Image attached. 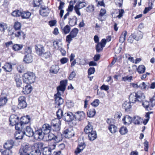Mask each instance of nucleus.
I'll return each mask as SVG.
<instances>
[{
	"mask_svg": "<svg viewBox=\"0 0 155 155\" xmlns=\"http://www.w3.org/2000/svg\"><path fill=\"white\" fill-rule=\"evenodd\" d=\"M67 82V80L61 81L60 82V85L57 87L58 92L54 94L55 104L56 107H58L64 103V100L60 97L61 94H63L65 90L66 84Z\"/></svg>",
	"mask_w": 155,
	"mask_h": 155,
	"instance_id": "f257e3e1",
	"label": "nucleus"
},
{
	"mask_svg": "<svg viewBox=\"0 0 155 155\" xmlns=\"http://www.w3.org/2000/svg\"><path fill=\"white\" fill-rule=\"evenodd\" d=\"M51 127L49 125L45 124L41 129L37 130L35 131V139L42 140L47 136L51 130Z\"/></svg>",
	"mask_w": 155,
	"mask_h": 155,
	"instance_id": "f03ea898",
	"label": "nucleus"
},
{
	"mask_svg": "<svg viewBox=\"0 0 155 155\" xmlns=\"http://www.w3.org/2000/svg\"><path fill=\"white\" fill-rule=\"evenodd\" d=\"M20 119V122H18L14 125L15 126V129L17 131L21 130L23 128V125L28 123L30 120V118L29 116L27 115L26 116L21 117Z\"/></svg>",
	"mask_w": 155,
	"mask_h": 155,
	"instance_id": "7ed1b4c3",
	"label": "nucleus"
},
{
	"mask_svg": "<svg viewBox=\"0 0 155 155\" xmlns=\"http://www.w3.org/2000/svg\"><path fill=\"white\" fill-rule=\"evenodd\" d=\"M35 78V74L34 73L32 72H28L23 75V81L27 84H30L34 82Z\"/></svg>",
	"mask_w": 155,
	"mask_h": 155,
	"instance_id": "20e7f679",
	"label": "nucleus"
},
{
	"mask_svg": "<svg viewBox=\"0 0 155 155\" xmlns=\"http://www.w3.org/2000/svg\"><path fill=\"white\" fill-rule=\"evenodd\" d=\"M14 142L12 140H8L5 143L4 145V148L6 149L5 150H2L4 154L7 153L8 155H12V152L11 150L14 146Z\"/></svg>",
	"mask_w": 155,
	"mask_h": 155,
	"instance_id": "39448f33",
	"label": "nucleus"
},
{
	"mask_svg": "<svg viewBox=\"0 0 155 155\" xmlns=\"http://www.w3.org/2000/svg\"><path fill=\"white\" fill-rule=\"evenodd\" d=\"M31 149V147L27 144L22 145L19 150L20 155H29Z\"/></svg>",
	"mask_w": 155,
	"mask_h": 155,
	"instance_id": "423d86ee",
	"label": "nucleus"
},
{
	"mask_svg": "<svg viewBox=\"0 0 155 155\" xmlns=\"http://www.w3.org/2000/svg\"><path fill=\"white\" fill-rule=\"evenodd\" d=\"M43 139L46 141L51 140L55 143H58L61 140L59 136H55L53 134L47 135V136Z\"/></svg>",
	"mask_w": 155,
	"mask_h": 155,
	"instance_id": "0eeeda50",
	"label": "nucleus"
},
{
	"mask_svg": "<svg viewBox=\"0 0 155 155\" xmlns=\"http://www.w3.org/2000/svg\"><path fill=\"white\" fill-rule=\"evenodd\" d=\"M51 129L53 131H57L60 129L61 122L59 119H55L52 120L51 122Z\"/></svg>",
	"mask_w": 155,
	"mask_h": 155,
	"instance_id": "6e6552de",
	"label": "nucleus"
},
{
	"mask_svg": "<svg viewBox=\"0 0 155 155\" xmlns=\"http://www.w3.org/2000/svg\"><path fill=\"white\" fill-rule=\"evenodd\" d=\"M78 30L77 28H74L70 32L69 35H67L66 38V41L69 44L72 40V39L75 37L78 33Z\"/></svg>",
	"mask_w": 155,
	"mask_h": 155,
	"instance_id": "1a4fd4ad",
	"label": "nucleus"
},
{
	"mask_svg": "<svg viewBox=\"0 0 155 155\" xmlns=\"http://www.w3.org/2000/svg\"><path fill=\"white\" fill-rule=\"evenodd\" d=\"M18 108L21 109L26 107L27 104L26 101V98L24 96H20L18 99Z\"/></svg>",
	"mask_w": 155,
	"mask_h": 155,
	"instance_id": "9d476101",
	"label": "nucleus"
},
{
	"mask_svg": "<svg viewBox=\"0 0 155 155\" xmlns=\"http://www.w3.org/2000/svg\"><path fill=\"white\" fill-rule=\"evenodd\" d=\"M76 3V4L74 7V10L77 15L80 16L81 13L79 11V9L85 7L86 5V4L84 1Z\"/></svg>",
	"mask_w": 155,
	"mask_h": 155,
	"instance_id": "9b49d317",
	"label": "nucleus"
},
{
	"mask_svg": "<svg viewBox=\"0 0 155 155\" xmlns=\"http://www.w3.org/2000/svg\"><path fill=\"white\" fill-rule=\"evenodd\" d=\"M63 119L66 122H70L74 120V115L71 112H68L64 114Z\"/></svg>",
	"mask_w": 155,
	"mask_h": 155,
	"instance_id": "f8f14e48",
	"label": "nucleus"
},
{
	"mask_svg": "<svg viewBox=\"0 0 155 155\" xmlns=\"http://www.w3.org/2000/svg\"><path fill=\"white\" fill-rule=\"evenodd\" d=\"M63 134L66 138H70L74 136L75 133L72 128H70L65 130L64 131Z\"/></svg>",
	"mask_w": 155,
	"mask_h": 155,
	"instance_id": "ddd939ff",
	"label": "nucleus"
},
{
	"mask_svg": "<svg viewBox=\"0 0 155 155\" xmlns=\"http://www.w3.org/2000/svg\"><path fill=\"white\" fill-rule=\"evenodd\" d=\"M23 132L28 137H30L33 136L34 138L35 139V132H34L32 129H31L30 127H26Z\"/></svg>",
	"mask_w": 155,
	"mask_h": 155,
	"instance_id": "4468645a",
	"label": "nucleus"
},
{
	"mask_svg": "<svg viewBox=\"0 0 155 155\" xmlns=\"http://www.w3.org/2000/svg\"><path fill=\"white\" fill-rule=\"evenodd\" d=\"M85 117V114L83 111H78L74 115V119L79 121L83 120Z\"/></svg>",
	"mask_w": 155,
	"mask_h": 155,
	"instance_id": "2eb2a0df",
	"label": "nucleus"
},
{
	"mask_svg": "<svg viewBox=\"0 0 155 155\" xmlns=\"http://www.w3.org/2000/svg\"><path fill=\"white\" fill-rule=\"evenodd\" d=\"M19 120V118L18 116L15 115H11L9 118L10 124L12 126L15 124L18 123Z\"/></svg>",
	"mask_w": 155,
	"mask_h": 155,
	"instance_id": "dca6fc26",
	"label": "nucleus"
},
{
	"mask_svg": "<svg viewBox=\"0 0 155 155\" xmlns=\"http://www.w3.org/2000/svg\"><path fill=\"white\" fill-rule=\"evenodd\" d=\"M135 94L137 101L141 102L145 99V96L144 94L141 91H138Z\"/></svg>",
	"mask_w": 155,
	"mask_h": 155,
	"instance_id": "f3484780",
	"label": "nucleus"
},
{
	"mask_svg": "<svg viewBox=\"0 0 155 155\" xmlns=\"http://www.w3.org/2000/svg\"><path fill=\"white\" fill-rule=\"evenodd\" d=\"M41 10L40 11V14L43 16H46L48 15L49 11L47 7L45 6H41Z\"/></svg>",
	"mask_w": 155,
	"mask_h": 155,
	"instance_id": "a211bd4d",
	"label": "nucleus"
},
{
	"mask_svg": "<svg viewBox=\"0 0 155 155\" xmlns=\"http://www.w3.org/2000/svg\"><path fill=\"white\" fill-rule=\"evenodd\" d=\"M36 52L39 56H41L45 51L43 46L41 45H37L35 46Z\"/></svg>",
	"mask_w": 155,
	"mask_h": 155,
	"instance_id": "6ab92c4d",
	"label": "nucleus"
},
{
	"mask_svg": "<svg viewBox=\"0 0 155 155\" xmlns=\"http://www.w3.org/2000/svg\"><path fill=\"white\" fill-rule=\"evenodd\" d=\"M122 120L124 124L128 125L131 123L133 119L129 116L127 115Z\"/></svg>",
	"mask_w": 155,
	"mask_h": 155,
	"instance_id": "aec40b11",
	"label": "nucleus"
},
{
	"mask_svg": "<svg viewBox=\"0 0 155 155\" xmlns=\"http://www.w3.org/2000/svg\"><path fill=\"white\" fill-rule=\"evenodd\" d=\"M142 105L148 110H151L152 108L153 107V105L150 103V102H149L147 101H145L142 103Z\"/></svg>",
	"mask_w": 155,
	"mask_h": 155,
	"instance_id": "412c9836",
	"label": "nucleus"
},
{
	"mask_svg": "<svg viewBox=\"0 0 155 155\" xmlns=\"http://www.w3.org/2000/svg\"><path fill=\"white\" fill-rule=\"evenodd\" d=\"M23 61L27 63H31L33 61V58L31 54H25L24 57Z\"/></svg>",
	"mask_w": 155,
	"mask_h": 155,
	"instance_id": "4be33fe9",
	"label": "nucleus"
},
{
	"mask_svg": "<svg viewBox=\"0 0 155 155\" xmlns=\"http://www.w3.org/2000/svg\"><path fill=\"white\" fill-rule=\"evenodd\" d=\"M32 90L31 86L30 84H28L23 88L22 92L24 94H27L30 93Z\"/></svg>",
	"mask_w": 155,
	"mask_h": 155,
	"instance_id": "5701e85b",
	"label": "nucleus"
},
{
	"mask_svg": "<svg viewBox=\"0 0 155 155\" xmlns=\"http://www.w3.org/2000/svg\"><path fill=\"white\" fill-rule=\"evenodd\" d=\"M25 134L24 132L21 130L17 131L15 134V138L17 140L21 139Z\"/></svg>",
	"mask_w": 155,
	"mask_h": 155,
	"instance_id": "b1692460",
	"label": "nucleus"
},
{
	"mask_svg": "<svg viewBox=\"0 0 155 155\" xmlns=\"http://www.w3.org/2000/svg\"><path fill=\"white\" fill-rule=\"evenodd\" d=\"M59 70V68L57 65H52L50 68V72L53 74H56L58 73Z\"/></svg>",
	"mask_w": 155,
	"mask_h": 155,
	"instance_id": "393cba45",
	"label": "nucleus"
},
{
	"mask_svg": "<svg viewBox=\"0 0 155 155\" xmlns=\"http://www.w3.org/2000/svg\"><path fill=\"white\" fill-rule=\"evenodd\" d=\"M122 107L123 108H124L126 111H129L131 107V103L130 102L125 101L123 103Z\"/></svg>",
	"mask_w": 155,
	"mask_h": 155,
	"instance_id": "a878e982",
	"label": "nucleus"
},
{
	"mask_svg": "<svg viewBox=\"0 0 155 155\" xmlns=\"http://www.w3.org/2000/svg\"><path fill=\"white\" fill-rule=\"evenodd\" d=\"M53 45L54 48L57 50L61 49L62 47V44L61 42L58 41H55L53 42Z\"/></svg>",
	"mask_w": 155,
	"mask_h": 155,
	"instance_id": "bb28decb",
	"label": "nucleus"
},
{
	"mask_svg": "<svg viewBox=\"0 0 155 155\" xmlns=\"http://www.w3.org/2000/svg\"><path fill=\"white\" fill-rule=\"evenodd\" d=\"M133 38L136 41H138L141 39L143 38V33L140 31H139L136 35L135 34H132Z\"/></svg>",
	"mask_w": 155,
	"mask_h": 155,
	"instance_id": "cd10ccee",
	"label": "nucleus"
},
{
	"mask_svg": "<svg viewBox=\"0 0 155 155\" xmlns=\"http://www.w3.org/2000/svg\"><path fill=\"white\" fill-rule=\"evenodd\" d=\"M89 139L91 141H93L96 139L97 138V134L95 130L92 131L90 133L88 134Z\"/></svg>",
	"mask_w": 155,
	"mask_h": 155,
	"instance_id": "c85d7f7f",
	"label": "nucleus"
},
{
	"mask_svg": "<svg viewBox=\"0 0 155 155\" xmlns=\"http://www.w3.org/2000/svg\"><path fill=\"white\" fill-rule=\"evenodd\" d=\"M93 131L94 130L93 127L91 124H89L84 129V132L86 134H88Z\"/></svg>",
	"mask_w": 155,
	"mask_h": 155,
	"instance_id": "c756f323",
	"label": "nucleus"
},
{
	"mask_svg": "<svg viewBox=\"0 0 155 155\" xmlns=\"http://www.w3.org/2000/svg\"><path fill=\"white\" fill-rule=\"evenodd\" d=\"M77 17L74 16L72 18H69V24L71 26H73L75 25L77 22Z\"/></svg>",
	"mask_w": 155,
	"mask_h": 155,
	"instance_id": "7c9ffc66",
	"label": "nucleus"
},
{
	"mask_svg": "<svg viewBox=\"0 0 155 155\" xmlns=\"http://www.w3.org/2000/svg\"><path fill=\"white\" fill-rule=\"evenodd\" d=\"M2 68L5 71L10 72L12 70V66L9 63H6Z\"/></svg>",
	"mask_w": 155,
	"mask_h": 155,
	"instance_id": "2f4dec72",
	"label": "nucleus"
},
{
	"mask_svg": "<svg viewBox=\"0 0 155 155\" xmlns=\"http://www.w3.org/2000/svg\"><path fill=\"white\" fill-rule=\"evenodd\" d=\"M108 129L110 132L112 134L116 133L117 130V127L113 124H110L108 126Z\"/></svg>",
	"mask_w": 155,
	"mask_h": 155,
	"instance_id": "473e14b6",
	"label": "nucleus"
},
{
	"mask_svg": "<svg viewBox=\"0 0 155 155\" xmlns=\"http://www.w3.org/2000/svg\"><path fill=\"white\" fill-rule=\"evenodd\" d=\"M31 15V13L29 12L23 11H22L21 17L23 19H28L29 18Z\"/></svg>",
	"mask_w": 155,
	"mask_h": 155,
	"instance_id": "72a5a7b5",
	"label": "nucleus"
},
{
	"mask_svg": "<svg viewBox=\"0 0 155 155\" xmlns=\"http://www.w3.org/2000/svg\"><path fill=\"white\" fill-rule=\"evenodd\" d=\"M142 121V119L138 116H135L133 119V122L135 124H139Z\"/></svg>",
	"mask_w": 155,
	"mask_h": 155,
	"instance_id": "f704fd0d",
	"label": "nucleus"
},
{
	"mask_svg": "<svg viewBox=\"0 0 155 155\" xmlns=\"http://www.w3.org/2000/svg\"><path fill=\"white\" fill-rule=\"evenodd\" d=\"M23 48V45L21 44H15L12 47L13 50L15 51H17L21 50Z\"/></svg>",
	"mask_w": 155,
	"mask_h": 155,
	"instance_id": "c9c22d12",
	"label": "nucleus"
},
{
	"mask_svg": "<svg viewBox=\"0 0 155 155\" xmlns=\"http://www.w3.org/2000/svg\"><path fill=\"white\" fill-rule=\"evenodd\" d=\"M96 112L95 109L94 108L91 109L89 110L87 112V115L89 117H93L95 115Z\"/></svg>",
	"mask_w": 155,
	"mask_h": 155,
	"instance_id": "e433bc0d",
	"label": "nucleus"
},
{
	"mask_svg": "<svg viewBox=\"0 0 155 155\" xmlns=\"http://www.w3.org/2000/svg\"><path fill=\"white\" fill-rule=\"evenodd\" d=\"M8 99L6 97L0 98V107L4 106L6 103Z\"/></svg>",
	"mask_w": 155,
	"mask_h": 155,
	"instance_id": "4c0bfd02",
	"label": "nucleus"
},
{
	"mask_svg": "<svg viewBox=\"0 0 155 155\" xmlns=\"http://www.w3.org/2000/svg\"><path fill=\"white\" fill-rule=\"evenodd\" d=\"M129 100L130 102V103H134L137 101V100L136 99V97L135 96V94H130L129 97Z\"/></svg>",
	"mask_w": 155,
	"mask_h": 155,
	"instance_id": "58836bf2",
	"label": "nucleus"
},
{
	"mask_svg": "<svg viewBox=\"0 0 155 155\" xmlns=\"http://www.w3.org/2000/svg\"><path fill=\"white\" fill-rule=\"evenodd\" d=\"M22 11L17 10L13 11L12 13V15L15 17H21Z\"/></svg>",
	"mask_w": 155,
	"mask_h": 155,
	"instance_id": "ea45409f",
	"label": "nucleus"
},
{
	"mask_svg": "<svg viewBox=\"0 0 155 155\" xmlns=\"http://www.w3.org/2000/svg\"><path fill=\"white\" fill-rule=\"evenodd\" d=\"M137 69L139 74H142L145 72L146 68L144 65H141L138 66Z\"/></svg>",
	"mask_w": 155,
	"mask_h": 155,
	"instance_id": "a19ab883",
	"label": "nucleus"
},
{
	"mask_svg": "<svg viewBox=\"0 0 155 155\" xmlns=\"http://www.w3.org/2000/svg\"><path fill=\"white\" fill-rule=\"evenodd\" d=\"M7 28V25L6 23L4 22L0 23V31L4 32Z\"/></svg>",
	"mask_w": 155,
	"mask_h": 155,
	"instance_id": "79ce46f5",
	"label": "nucleus"
},
{
	"mask_svg": "<svg viewBox=\"0 0 155 155\" xmlns=\"http://www.w3.org/2000/svg\"><path fill=\"white\" fill-rule=\"evenodd\" d=\"M119 131L121 135H124L127 133L128 130L126 127L123 126L120 128Z\"/></svg>",
	"mask_w": 155,
	"mask_h": 155,
	"instance_id": "37998d69",
	"label": "nucleus"
},
{
	"mask_svg": "<svg viewBox=\"0 0 155 155\" xmlns=\"http://www.w3.org/2000/svg\"><path fill=\"white\" fill-rule=\"evenodd\" d=\"M40 150L35 149L30 152L29 155H40Z\"/></svg>",
	"mask_w": 155,
	"mask_h": 155,
	"instance_id": "c03bdc74",
	"label": "nucleus"
},
{
	"mask_svg": "<svg viewBox=\"0 0 155 155\" xmlns=\"http://www.w3.org/2000/svg\"><path fill=\"white\" fill-rule=\"evenodd\" d=\"M84 145H79L74 151L75 153L76 154H78L80 153L82 150L84 148Z\"/></svg>",
	"mask_w": 155,
	"mask_h": 155,
	"instance_id": "a18cd8bd",
	"label": "nucleus"
},
{
	"mask_svg": "<svg viewBox=\"0 0 155 155\" xmlns=\"http://www.w3.org/2000/svg\"><path fill=\"white\" fill-rule=\"evenodd\" d=\"M43 146V143L41 142H38L34 144V147L37 149H41L42 148Z\"/></svg>",
	"mask_w": 155,
	"mask_h": 155,
	"instance_id": "49530a36",
	"label": "nucleus"
},
{
	"mask_svg": "<svg viewBox=\"0 0 155 155\" xmlns=\"http://www.w3.org/2000/svg\"><path fill=\"white\" fill-rule=\"evenodd\" d=\"M132 76H127L122 77V80L124 81H128L129 82H130L132 80Z\"/></svg>",
	"mask_w": 155,
	"mask_h": 155,
	"instance_id": "de8ad7c7",
	"label": "nucleus"
},
{
	"mask_svg": "<svg viewBox=\"0 0 155 155\" xmlns=\"http://www.w3.org/2000/svg\"><path fill=\"white\" fill-rule=\"evenodd\" d=\"M48 147H45L43 149V155H51V151Z\"/></svg>",
	"mask_w": 155,
	"mask_h": 155,
	"instance_id": "09e8293b",
	"label": "nucleus"
},
{
	"mask_svg": "<svg viewBox=\"0 0 155 155\" xmlns=\"http://www.w3.org/2000/svg\"><path fill=\"white\" fill-rule=\"evenodd\" d=\"M51 55V54L50 52L47 51L45 53L43 52L41 56L43 58H48L50 57Z\"/></svg>",
	"mask_w": 155,
	"mask_h": 155,
	"instance_id": "8fccbe9b",
	"label": "nucleus"
},
{
	"mask_svg": "<svg viewBox=\"0 0 155 155\" xmlns=\"http://www.w3.org/2000/svg\"><path fill=\"white\" fill-rule=\"evenodd\" d=\"M56 113L57 117L58 118V119L59 120L62 117H63L64 115H63V111L61 109H58Z\"/></svg>",
	"mask_w": 155,
	"mask_h": 155,
	"instance_id": "3c124183",
	"label": "nucleus"
},
{
	"mask_svg": "<svg viewBox=\"0 0 155 155\" xmlns=\"http://www.w3.org/2000/svg\"><path fill=\"white\" fill-rule=\"evenodd\" d=\"M54 143H50L49 145V147H48V149H50V150L51 151L52 150L55 149L56 146V143H55V142H54Z\"/></svg>",
	"mask_w": 155,
	"mask_h": 155,
	"instance_id": "603ef678",
	"label": "nucleus"
},
{
	"mask_svg": "<svg viewBox=\"0 0 155 155\" xmlns=\"http://www.w3.org/2000/svg\"><path fill=\"white\" fill-rule=\"evenodd\" d=\"M32 52V49L29 47H27L25 49V52L24 54H31Z\"/></svg>",
	"mask_w": 155,
	"mask_h": 155,
	"instance_id": "864d4df0",
	"label": "nucleus"
},
{
	"mask_svg": "<svg viewBox=\"0 0 155 155\" xmlns=\"http://www.w3.org/2000/svg\"><path fill=\"white\" fill-rule=\"evenodd\" d=\"M152 3H149V7H148L145 8L144 10L143 11V13L145 14L147 13L148 11L152 9Z\"/></svg>",
	"mask_w": 155,
	"mask_h": 155,
	"instance_id": "5fc2aeb1",
	"label": "nucleus"
},
{
	"mask_svg": "<svg viewBox=\"0 0 155 155\" xmlns=\"http://www.w3.org/2000/svg\"><path fill=\"white\" fill-rule=\"evenodd\" d=\"M100 103L99 100L98 99H96L92 102L91 104L94 107H96L98 106Z\"/></svg>",
	"mask_w": 155,
	"mask_h": 155,
	"instance_id": "6e6d98bb",
	"label": "nucleus"
},
{
	"mask_svg": "<svg viewBox=\"0 0 155 155\" xmlns=\"http://www.w3.org/2000/svg\"><path fill=\"white\" fill-rule=\"evenodd\" d=\"M71 28L68 25L65 26L63 29V32L65 34L68 33L70 31Z\"/></svg>",
	"mask_w": 155,
	"mask_h": 155,
	"instance_id": "4d7b16f0",
	"label": "nucleus"
},
{
	"mask_svg": "<svg viewBox=\"0 0 155 155\" xmlns=\"http://www.w3.org/2000/svg\"><path fill=\"white\" fill-rule=\"evenodd\" d=\"M103 47L100 44L98 43L96 45V49L97 52L99 53L103 50Z\"/></svg>",
	"mask_w": 155,
	"mask_h": 155,
	"instance_id": "13d9d810",
	"label": "nucleus"
},
{
	"mask_svg": "<svg viewBox=\"0 0 155 155\" xmlns=\"http://www.w3.org/2000/svg\"><path fill=\"white\" fill-rule=\"evenodd\" d=\"M17 70L19 73L23 72L24 70V67L22 65H19L17 67Z\"/></svg>",
	"mask_w": 155,
	"mask_h": 155,
	"instance_id": "bf43d9fd",
	"label": "nucleus"
},
{
	"mask_svg": "<svg viewBox=\"0 0 155 155\" xmlns=\"http://www.w3.org/2000/svg\"><path fill=\"white\" fill-rule=\"evenodd\" d=\"M41 0H34L33 1L34 6L38 7L41 4Z\"/></svg>",
	"mask_w": 155,
	"mask_h": 155,
	"instance_id": "052dcab7",
	"label": "nucleus"
},
{
	"mask_svg": "<svg viewBox=\"0 0 155 155\" xmlns=\"http://www.w3.org/2000/svg\"><path fill=\"white\" fill-rule=\"evenodd\" d=\"M94 10V7L92 5H89L86 8V11L88 12H91Z\"/></svg>",
	"mask_w": 155,
	"mask_h": 155,
	"instance_id": "680f3d73",
	"label": "nucleus"
},
{
	"mask_svg": "<svg viewBox=\"0 0 155 155\" xmlns=\"http://www.w3.org/2000/svg\"><path fill=\"white\" fill-rule=\"evenodd\" d=\"M21 26V23L17 21L15 23L14 25V28L16 30L20 29Z\"/></svg>",
	"mask_w": 155,
	"mask_h": 155,
	"instance_id": "e2e57ef3",
	"label": "nucleus"
},
{
	"mask_svg": "<svg viewBox=\"0 0 155 155\" xmlns=\"http://www.w3.org/2000/svg\"><path fill=\"white\" fill-rule=\"evenodd\" d=\"M95 71V69L93 67H91L89 68L88 71V75H90L94 74Z\"/></svg>",
	"mask_w": 155,
	"mask_h": 155,
	"instance_id": "0e129e2a",
	"label": "nucleus"
},
{
	"mask_svg": "<svg viewBox=\"0 0 155 155\" xmlns=\"http://www.w3.org/2000/svg\"><path fill=\"white\" fill-rule=\"evenodd\" d=\"M68 61V59L65 57L63 58L60 59V62L62 64H64Z\"/></svg>",
	"mask_w": 155,
	"mask_h": 155,
	"instance_id": "69168bd1",
	"label": "nucleus"
},
{
	"mask_svg": "<svg viewBox=\"0 0 155 155\" xmlns=\"http://www.w3.org/2000/svg\"><path fill=\"white\" fill-rule=\"evenodd\" d=\"M76 75V74L74 71H73L70 75L68 79L70 80H72L74 78Z\"/></svg>",
	"mask_w": 155,
	"mask_h": 155,
	"instance_id": "338daca9",
	"label": "nucleus"
},
{
	"mask_svg": "<svg viewBox=\"0 0 155 155\" xmlns=\"http://www.w3.org/2000/svg\"><path fill=\"white\" fill-rule=\"evenodd\" d=\"M15 81L17 87H20L21 84V81L20 79L17 78L15 79Z\"/></svg>",
	"mask_w": 155,
	"mask_h": 155,
	"instance_id": "774afa93",
	"label": "nucleus"
}]
</instances>
